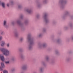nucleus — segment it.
Returning a JSON list of instances; mask_svg holds the SVG:
<instances>
[{"label":"nucleus","instance_id":"nucleus-2","mask_svg":"<svg viewBox=\"0 0 73 73\" xmlns=\"http://www.w3.org/2000/svg\"><path fill=\"white\" fill-rule=\"evenodd\" d=\"M1 67H0V69L1 70H3V69L2 68H4V63H3V62H2L1 63Z\"/></svg>","mask_w":73,"mask_h":73},{"label":"nucleus","instance_id":"nucleus-15","mask_svg":"<svg viewBox=\"0 0 73 73\" xmlns=\"http://www.w3.org/2000/svg\"><path fill=\"white\" fill-rule=\"evenodd\" d=\"M42 46L43 47H45V46H46V45L45 44H44Z\"/></svg>","mask_w":73,"mask_h":73},{"label":"nucleus","instance_id":"nucleus-17","mask_svg":"<svg viewBox=\"0 0 73 73\" xmlns=\"http://www.w3.org/2000/svg\"><path fill=\"white\" fill-rule=\"evenodd\" d=\"M3 33H4V32L2 31L1 32V35H3Z\"/></svg>","mask_w":73,"mask_h":73},{"label":"nucleus","instance_id":"nucleus-22","mask_svg":"<svg viewBox=\"0 0 73 73\" xmlns=\"http://www.w3.org/2000/svg\"><path fill=\"white\" fill-rule=\"evenodd\" d=\"M1 1H0V5L1 4Z\"/></svg>","mask_w":73,"mask_h":73},{"label":"nucleus","instance_id":"nucleus-9","mask_svg":"<svg viewBox=\"0 0 73 73\" xmlns=\"http://www.w3.org/2000/svg\"><path fill=\"white\" fill-rule=\"evenodd\" d=\"M3 73H8V71L6 70H4L3 71Z\"/></svg>","mask_w":73,"mask_h":73},{"label":"nucleus","instance_id":"nucleus-4","mask_svg":"<svg viewBox=\"0 0 73 73\" xmlns=\"http://www.w3.org/2000/svg\"><path fill=\"white\" fill-rule=\"evenodd\" d=\"M0 58L2 61H4V56H1V55H0Z\"/></svg>","mask_w":73,"mask_h":73},{"label":"nucleus","instance_id":"nucleus-10","mask_svg":"<svg viewBox=\"0 0 73 73\" xmlns=\"http://www.w3.org/2000/svg\"><path fill=\"white\" fill-rule=\"evenodd\" d=\"M8 47H9V43H8L6 45Z\"/></svg>","mask_w":73,"mask_h":73},{"label":"nucleus","instance_id":"nucleus-20","mask_svg":"<svg viewBox=\"0 0 73 73\" xmlns=\"http://www.w3.org/2000/svg\"><path fill=\"white\" fill-rule=\"evenodd\" d=\"M7 7H9V4L8 3L7 4Z\"/></svg>","mask_w":73,"mask_h":73},{"label":"nucleus","instance_id":"nucleus-18","mask_svg":"<svg viewBox=\"0 0 73 73\" xmlns=\"http://www.w3.org/2000/svg\"><path fill=\"white\" fill-rule=\"evenodd\" d=\"M2 40V37H0V41H1Z\"/></svg>","mask_w":73,"mask_h":73},{"label":"nucleus","instance_id":"nucleus-14","mask_svg":"<svg viewBox=\"0 0 73 73\" xmlns=\"http://www.w3.org/2000/svg\"><path fill=\"white\" fill-rule=\"evenodd\" d=\"M23 38H21L20 40V41H23Z\"/></svg>","mask_w":73,"mask_h":73},{"label":"nucleus","instance_id":"nucleus-7","mask_svg":"<svg viewBox=\"0 0 73 73\" xmlns=\"http://www.w3.org/2000/svg\"><path fill=\"white\" fill-rule=\"evenodd\" d=\"M5 44V42L4 41H2L1 42V46H4V45Z\"/></svg>","mask_w":73,"mask_h":73},{"label":"nucleus","instance_id":"nucleus-8","mask_svg":"<svg viewBox=\"0 0 73 73\" xmlns=\"http://www.w3.org/2000/svg\"><path fill=\"white\" fill-rule=\"evenodd\" d=\"M28 40L29 41H32V39L31 38V37H28Z\"/></svg>","mask_w":73,"mask_h":73},{"label":"nucleus","instance_id":"nucleus-23","mask_svg":"<svg viewBox=\"0 0 73 73\" xmlns=\"http://www.w3.org/2000/svg\"><path fill=\"white\" fill-rule=\"evenodd\" d=\"M39 36H41V35H39Z\"/></svg>","mask_w":73,"mask_h":73},{"label":"nucleus","instance_id":"nucleus-6","mask_svg":"<svg viewBox=\"0 0 73 73\" xmlns=\"http://www.w3.org/2000/svg\"><path fill=\"white\" fill-rule=\"evenodd\" d=\"M32 44H33V42H31L30 46L29 47V49H31V48H32Z\"/></svg>","mask_w":73,"mask_h":73},{"label":"nucleus","instance_id":"nucleus-24","mask_svg":"<svg viewBox=\"0 0 73 73\" xmlns=\"http://www.w3.org/2000/svg\"><path fill=\"white\" fill-rule=\"evenodd\" d=\"M45 17H46V15H45Z\"/></svg>","mask_w":73,"mask_h":73},{"label":"nucleus","instance_id":"nucleus-12","mask_svg":"<svg viewBox=\"0 0 73 73\" xmlns=\"http://www.w3.org/2000/svg\"><path fill=\"white\" fill-rule=\"evenodd\" d=\"M27 12H28L29 13H30L31 12V10H27Z\"/></svg>","mask_w":73,"mask_h":73},{"label":"nucleus","instance_id":"nucleus-11","mask_svg":"<svg viewBox=\"0 0 73 73\" xmlns=\"http://www.w3.org/2000/svg\"><path fill=\"white\" fill-rule=\"evenodd\" d=\"M5 63L6 64H9V61H6L5 62Z\"/></svg>","mask_w":73,"mask_h":73},{"label":"nucleus","instance_id":"nucleus-25","mask_svg":"<svg viewBox=\"0 0 73 73\" xmlns=\"http://www.w3.org/2000/svg\"><path fill=\"white\" fill-rule=\"evenodd\" d=\"M72 40H73V38H72Z\"/></svg>","mask_w":73,"mask_h":73},{"label":"nucleus","instance_id":"nucleus-13","mask_svg":"<svg viewBox=\"0 0 73 73\" xmlns=\"http://www.w3.org/2000/svg\"><path fill=\"white\" fill-rule=\"evenodd\" d=\"M26 67L25 66H24L23 67V69H26Z\"/></svg>","mask_w":73,"mask_h":73},{"label":"nucleus","instance_id":"nucleus-5","mask_svg":"<svg viewBox=\"0 0 73 73\" xmlns=\"http://www.w3.org/2000/svg\"><path fill=\"white\" fill-rule=\"evenodd\" d=\"M1 5H2V7H3V8H5V3H1Z\"/></svg>","mask_w":73,"mask_h":73},{"label":"nucleus","instance_id":"nucleus-21","mask_svg":"<svg viewBox=\"0 0 73 73\" xmlns=\"http://www.w3.org/2000/svg\"><path fill=\"white\" fill-rule=\"evenodd\" d=\"M45 21H46V23H47V19H45Z\"/></svg>","mask_w":73,"mask_h":73},{"label":"nucleus","instance_id":"nucleus-16","mask_svg":"<svg viewBox=\"0 0 73 73\" xmlns=\"http://www.w3.org/2000/svg\"><path fill=\"white\" fill-rule=\"evenodd\" d=\"M14 60H15V58H13L11 59L12 61H14Z\"/></svg>","mask_w":73,"mask_h":73},{"label":"nucleus","instance_id":"nucleus-1","mask_svg":"<svg viewBox=\"0 0 73 73\" xmlns=\"http://www.w3.org/2000/svg\"><path fill=\"white\" fill-rule=\"evenodd\" d=\"M0 50L1 52H3V54L5 55L6 56H9V50L7 49L3 48H1L0 49Z\"/></svg>","mask_w":73,"mask_h":73},{"label":"nucleus","instance_id":"nucleus-3","mask_svg":"<svg viewBox=\"0 0 73 73\" xmlns=\"http://www.w3.org/2000/svg\"><path fill=\"white\" fill-rule=\"evenodd\" d=\"M3 26L5 27H7V21H4L3 22Z\"/></svg>","mask_w":73,"mask_h":73},{"label":"nucleus","instance_id":"nucleus-19","mask_svg":"<svg viewBox=\"0 0 73 73\" xmlns=\"http://www.w3.org/2000/svg\"><path fill=\"white\" fill-rule=\"evenodd\" d=\"M43 68H40V71L42 72V70H43Z\"/></svg>","mask_w":73,"mask_h":73}]
</instances>
